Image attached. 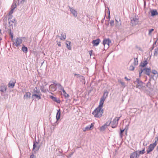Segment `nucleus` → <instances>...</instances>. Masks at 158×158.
<instances>
[{
    "label": "nucleus",
    "mask_w": 158,
    "mask_h": 158,
    "mask_svg": "<svg viewBox=\"0 0 158 158\" xmlns=\"http://www.w3.org/2000/svg\"><path fill=\"white\" fill-rule=\"evenodd\" d=\"M102 107L98 106L92 113V114L96 118H99L101 117L103 113V109Z\"/></svg>",
    "instance_id": "f257e3e1"
},
{
    "label": "nucleus",
    "mask_w": 158,
    "mask_h": 158,
    "mask_svg": "<svg viewBox=\"0 0 158 158\" xmlns=\"http://www.w3.org/2000/svg\"><path fill=\"white\" fill-rule=\"evenodd\" d=\"M39 87L41 91L44 93L47 92L46 89H45L46 86L47 85L48 83L45 79H43L40 81L39 83Z\"/></svg>",
    "instance_id": "f03ea898"
},
{
    "label": "nucleus",
    "mask_w": 158,
    "mask_h": 158,
    "mask_svg": "<svg viewBox=\"0 0 158 158\" xmlns=\"http://www.w3.org/2000/svg\"><path fill=\"white\" fill-rule=\"evenodd\" d=\"M111 41L109 39H104L102 42L103 45H104V46H105V45H107V46H106V49L104 48V50H106L109 47L110 45L111 44Z\"/></svg>",
    "instance_id": "7ed1b4c3"
},
{
    "label": "nucleus",
    "mask_w": 158,
    "mask_h": 158,
    "mask_svg": "<svg viewBox=\"0 0 158 158\" xmlns=\"http://www.w3.org/2000/svg\"><path fill=\"white\" fill-rule=\"evenodd\" d=\"M120 117L121 116L119 117H116L114 119L111 124V127L113 128H114L117 126L118 124V122L119 120Z\"/></svg>",
    "instance_id": "20e7f679"
},
{
    "label": "nucleus",
    "mask_w": 158,
    "mask_h": 158,
    "mask_svg": "<svg viewBox=\"0 0 158 158\" xmlns=\"http://www.w3.org/2000/svg\"><path fill=\"white\" fill-rule=\"evenodd\" d=\"M94 123H92L91 125H89L85 128L82 129L83 131L85 132L86 131L92 130L94 127Z\"/></svg>",
    "instance_id": "39448f33"
},
{
    "label": "nucleus",
    "mask_w": 158,
    "mask_h": 158,
    "mask_svg": "<svg viewBox=\"0 0 158 158\" xmlns=\"http://www.w3.org/2000/svg\"><path fill=\"white\" fill-rule=\"evenodd\" d=\"M136 81L137 84L136 85V87L139 89H141L143 86V82L138 78L136 79Z\"/></svg>",
    "instance_id": "423d86ee"
},
{
    "label": "nucleus",
    "mask_w": 158,
    "mask_h": 158,
    "mask_svg": "<svg viewBox=\"0 0 158 158\" xmlns=\"http://www.w3.org/2000/svg\"><path fill=\"white\" fill-rule=\"evenodd\" d=\"M139 156V154L138 153V151H135L131 154L130 158H138Z\"/></svg>",
    "instance_id": "0eeeda50"
},
{
    "label": "nucleus",
    "mask_w": 158,
    "mask_h": 158,
    "mask_svg": "<svg viewBox=\"0 0 158 158\" xmlns=\"http://www.w3.org/2000/svg\"><path fill=\"white\" fill-rule=\"evenodd\" d=\"M13 29V26L11 24L7 25L5 26V31L8 33L11 31V30Z\"/></svg>",
    "instance_id": "6e6552de"
},
{
    "label": "nucleus",
    "mask_w": 158,
    "mask_h": 158,
    "mask_svg": "<svg viewBox=\"0 0 158 158\" xmlns=\"http://www.w3.org/2000/svg\"><path fill=\"white\" fill-rule=\"evenodd\" d=\"M138 19L136 17H133L131 19V23L133 25H135L138 24Z\"/></svg>",
    "instance_id": "1a4fd4ad"
},
{
    "label": "nucleus",
    "mask_w": 158,
    "mask_h": 158,
    "mask_svg": "<svg viewBox=\"0 0 158 158\" xmlns=\"http://www.w3.org/2000/svg\"><path fill=\"white\" fill-rule=\"evenodd\" d=\"M0 89L1 92L3 93H6L7 89V86L4 84L0 86Z\"/></svg>",
    "instance_id": "9d476101"
},
{
    "label": "nucleus",
    "mask_w": 158,
    "mask_h": 158,
    "mask_svg": "<svg viewBox=\"0 0 158 158\" xmlns=\"http://www.w3.org/2000/svg\"><path fill=\"white\" fill-rule=\"evenodd\" d=\"M38 143L36 141L34 142L33 150H35L36 151H38L40 148V146H38Z\"/></svg>",
    "instance_id": "9b49d317"
},
{
    "label": "nucleus",
    "mask_w": 158,
    "mask_h": 158,
    "mask_svg": "<svg viewBox=\"0 0 158 158\" xmlns=\"http://www.w3.org/2000/svg\"><path fill=\"white\" fill-rule=\"evenodd\" d=\"M22 42V40L21 39L17 38L15 40V45L16 47H18Z\"/></svg>",
    "instance_id": "f8f14e48"
},
{
    "label": "nucleus",
    "mask_w": 158,
    "mask_h": 158,
    "mask_svg": "<svg viewBox=\"0 0 158 158\" xmlns=\"http://www.w3.org/2000/svg\"><path fill=\"white\" fill-rule=\"evenodd\" d=\"M154 148L155 147L150 144L147 150V154L149 153L150 152L153 150Z\"/></svg>",
    "instance_id": "ddd939ff"
},
{
    "label": "nucleus",
    "mask_w": 158,
    "mask_h": 158,
    "mask_svg": "<svg viewBox=\"0 0 158 158\" xmlns=\"http://www.w3.org/2000/svg\"><path fill=\"white\" fill-rule=\"evenodd\" d=\"M56 86L53 84L49 86V90L50 91L54 92L56 89Z\"/></svg>",
    "instance_id": "4468645a"
},
{
    "label": "nucleus",
    "mask_w": 158,
    "mask_h": 158,
    "mask_svg": "<svg viewBox=\"0 0 158 158\" xmlns=\"http://www.w3.org/2000/svg\"><path fill=\"white\" fill-rule=\"evenodd\" d=\"M69 8L70 9V11L73 16L75 17H77V11L73 9L72 7L69 6Z\"/></svg>",
    "instance_id": "2eb2a0df"
},
{
    "label": "nucleus",
    "mask_w": 158,
    "mask_h": 158,
    "mask_svg": "<svg viewBox=\"0 0 158 158\" xmlns=\"http://www.w3.org/2000/svg\"><path fill=\"white\" fill-rule=\"evenodd\" d=\"M100 40L99 39L93 40L92 42L93 46H98L100 43Z\"/></svg>",
    "instance_id": "dca6fc26"
},
{
    "label": "nucleus",
    "mask_w": 158,
    "mask_h": 158,
    "mask_svg": "<svg viewBox=\"0 0 158 158\" xmlns=\"http://www.w3.org/2000/svg\"><path fill=\"white\" fill-rule=\"evenodd\" d=\"M151 69L149 68H145L143 69V73L148 75H150Z\"/></svg>",
    "instance_id": "f3484780"
},
{
    "label": "nucleus",
    "mask_w": 158,
    "mask_h": 158,
    "mask_svg": "<svg viewBox=\"0 0 158 158\" xmlns=\"http://www.w3.org/2000/svg\"><path fill=\"white\" fill-rule=\"evenodd\" d=\"M106 98L104 97H101L100 98V101L99 102V104L98 106L100 107H102L103 103L105 100Z\"/></svg>",
    "instance_id": "a211bd4d"
},
{
    "label": "nucleus",
    "mask_w": 158,
    "mask_h": 158,
    "mask_svg": "<svg viewBox=\"0 0 158 158\" xmlns=\"http://www.w3.org/2000/svg\"><path fill=\"white\" fill-rule=\"evenodd\" d=\"M8 21L9 25H11V24L12 26L13 24H15L16 23V21L15 18H13L11 19H10Z\"/></svg>",
    "instance_id": "6ab92c4d"
},
{
    "label": "nucleus",
    "mask_w": 158,
    "mask_h": 158,
    "mask_svg": "<svg viewBox=\"0 0 158 158\" xmlns=\"http://www.w3.org/2000/svg\"><path fill=\"white\" fill-rule=\"evenodd\" d=\"M31 93L29 92H26L23 96V98L27 99L30 98L31 97Z\"/></svg>",
    "instance_id": "aec40b11"
},
{
    "label": "nucleus",
    "mask_w": 158,
    "mask_h": 158,
    "mask_svg": "<svg viewBox=\"0 0 158 158\" xmlns=\"http://www.w3.org/2000/svg\"><path fill=\"white\" fill-rule=\"evenodd\" d=\"M42 95V94H33L32 95L31 98L33 99V100L34 99V97H35L37 98H38L39 100L41 99V96Z\"/></svg>",
    "instance_id": "412c9836"
},
{
    "label": "nucleus",
    "mask_w": 158,
    "mask_h": 158,
    "mask_svg": "<svg viewBox=\"0 0 158 158\" xmlns=\"http://www.w3.org/2000/svg\"><path fill=\"white\" fill-rule=\"evenodd\" d=\"M33 91L34 94H41V93L37 87H35L33 90Z\"/></svg>",
    "instance_id": "4be33fe9"
},
{
    "label": "nucleus",
    "mask_w": 158,
    "mask_h": 158,
    "mask_svg": "<svg viewBox=\"0 0 158 158\" xmlns=\"http://www.w3.org/2000/svg\"><path fill=\"white\" fill-rule=\"evenodd\" d=\"M50 98L53 101L57 102L58 103H60V99H57V98L56 97L53 96H50Z\"/></svg>",
    "instance_id": "5701e85b"
},
{
    "label": "nucleus",
    "mask_w": 158,
    "mask_h": 158,
    "mask_svg": "<svg viewBox=\"0 0 158 158\" xmlns=\"http://www.w3.org/2000/svg\"><path fill=\"white\" fill-rule=\"evenodd\" d=\"M148 64V62L147 60H146L140 63V64L139 65V66H141L142 67H144L145 66H146Z\"/></svg>",
    "instance_id": "b1692460"
},
{
    "label": "nucleus",
    "mask_w": 158,
    "mask_h": 158,
    "mask_svg": "<svg viewBox=\"0 0 158 158\" xmlns=\"http://www.w3.org/2000/svg\"><path fill=\"white\" fill-rule=\"evenodd\" d=\"M60 109H59L58 110L57 113L56 114V123L57 122V121L60 118Z\"/></svg>",
    "instance_id": "393cba45"
},
{
    "label": "nucleus",
    "mask_w": 158,
    "mask_h": 158,
    "mask_svg": "<svg viewBox=\"0 0 158 158\" xmlns=\"http://www.w3.org/2000/svg\"><path fill=\"white\" fill-rule=\"evenodd\" d=\"M15 82H14L13 81H10L8 85L9 87L13 88L15 85Z\"/></svg>",
    "instance_id": "a878e982"
},
{
    "label": "nucleus",
    "mask_w": 158,
    "mask_h": 158,
    "mask_svg": "<svg viewBox=\"0 0 158 158\" xmlns=\"http://www.w3.org/2000/svg\"><path fill=\"white\" fill-rule=\"evenodd\" d=\"M71 44V42L69 41H66V47L69 50H71V46H70V45Z\"/></svg>",
    "instance_id": "bb28decb"
},
{
    "label": "nucleus",
    "mask_w": 158,
    "mask_h": 158,
    "mask_svg": "<svg viewBox=\"0 0 158 158\" xmlns=\"http://www.w3.org/2000/svg\"><path fill=\"white\" fill-rule=\"evenodd\" d=\"M155 142L153 143H151V144L154 146L155 148L157 145V142L158 141V136L156 137L155 138Z\"/></svg>",
    "instance_id": "cd10ccee"
},
{
    "label": "nucleus",
    "mask_w": 158,
    "mask_h": 158,
    "mask_svg": "<svg viewBox=\"0 0 158 158\" xmlns=\"http://www.w3.org/2000/svg\"><path fill=\"white\" fill-rule=\"evenodd\" d=\"M151 15L152 16H154L156 15H158V13L156 10H153L151 11Z\"/></svg>",
    "instance_id": "c85d7f7f"
},
{
    "label": "nucleus",
    "mask_w": 158,
    "mask_h": 158,
    "mask_svg": "<svg viewBox=\"0 0 158 158\" xmlns=\"http://www.w3.org/2000/svg\"><path fill=\"white\" fill-rule=\"evenodd\" d=\"M61 37H60V39L61 40H65L66 38V35L64 33L63 34V33H62L61 34Z\"/></svg>",
    "instance_id": "c756f323"
},
{
    "label": "nucleus",
    "mask_w": 158,
    "mask_h": 158,
    "mask_svg": "<svg viewBox=\"0 0 158 158\" xmlns=\"http://www.w3.org/2000/svg\"><path fill=\"white\" fill-rule=\"evenodd\" d=\"M56 86H58L59 89L61 90L62 91V90L64 89V88L61 86V84L59 83L56 84Z\"/></svg>",
    "instance_id": "7c9ffc66"
},
{
    "label": "nucleus",
    "mask_w": 158,
    "mask_h": 158,
    "mask_svg": "<svg viewBox=\"0 0 158 158\" xmlns=\"http://www.w3.org/2000/svg\"><path fill=\"white\" fill-rule=\"evenodd\" d=\"M110 123H109L108 125H107V124H106V125H103L100 128L101 130H104L107 127V126H108L110 125Z\"/></svg>",
    "instance_id": "2f4dec72"
},
{
    "label": "nucleus",
    "mask_w": 158,
    "mask_h": 158,
    "mask_svg": "<svg viewBox=\"0 0 158 158\" xmlns=\"http://www.w3.org/2000/svg\"><path fill=\"white\" fill-rule=\"evenodd\" d=\"M134 62L133 64L135 66H136L138 64V61L137 58H134Z\"/></svg>",
    "instance_id": "473e14b6"
},
{
    "label": "nucleus",
    "mask_w": 158,
    "mask_h": 158,
    "mask_svg": "<svg viewBox=\"0 0 158 158\" xmlns=\"http://www.w3.org/2000/svg\"><path fill=\"white\" fill-rule=\"evenodd\" d=\"M22 51L25 53H27V48L25 46H23L22 47Z\"/></svg>",
    "instance_id": "72a5a7b5"
},
{
    "label": "nucleus",
    "mask_w": 158,
    "mask_h": 158,
    "mask_svg": "<svg viewBox=\"0 0 158 158\" xmlns=\"http://www.w3.org/2000/svg\"><path fill=\"white\" fill-rule=\"evenodd\" d=\"M138 153L139 154V156L140 154H143L145 153V148L141 151H140L139 152L138 151Z\"/></svg>",
    "instance_id": "f704fd0d"
},
{
    "label": "nucleus",
    "mask_w": 158,
    "mask_h": 158,
    "mask_svg": "<svg viewBox=\"0 0 158 158\" xmlns=\"http://www.w3.org/2000/svg\"><path fill=\"white\" fill-rule=\"evenodd\" d=\"M16 3H13L11 6V9H13L14 10L16 8Z\"/></svg>",
    "instance_id": "c9c22d12"
},
{
    "label": "nucleus",
    "mask_w": 158,
    "mask_h": 158,
    "mask_svg": "<svg viewBox=\"0 0 158 158\" xmlns=\"http://www.w3.org/2000/svg\"><path fill=\"white\" fill-rule=\"evenodd\" d=\"M108 95V92L106 91L103 94V96L102 97L105 98H106V97Z\"/></svg>",
    "instance_id": "e433bc0d"
},
{
    "label": "nucleus",
    "mask_w": 158,
    "mask_h": 158,
    "mask_svg": "<svg viewBox=\"0 0 158 158\" xmlns=\"http://www.w3.org/2000/svg\"><path fill=\"white\" fill-rule=\"evenodd\" d=\"M135 69V67L133 65H131L129 67V69L130 71H133Z\"/></svg>",
    "instance_id": "4c0bfd02"
},
{
    "label": "nucleus",
    "mask_w": 158,
    "mask_h": 158,
    "mask_svg": "<svg viewBox=\"0 0 158 158\" xmlns=\"http://www.w3.org/2000/svg\"><path fill=\"white\" fill-rule=\"evenodd\" d=\"M118 81L124 87H125V83L123 82L121 80H118Z\"/></svg>",
    "instance_id": "58836bf2"
},
{
    "label": "nucleus",
    "mask_w": 158,
    "mask_h": 158,
    "mask_svg": "<svg viewBox=\"0 0 158 158\" xmlns=\"http://www.w3.org/2000/svg\"><path fill=\"white\" fill-rule=\"evenodd\" d=\"M125 130V129H123V130H122L120 129V136L121 138H122L123 137V133L124 131Z\"/></svg>",
    "instance_id": "ea45409f"
},
{
    "label": "nucleus",
    "mask_w": 158,
    "mask_h": 158,
    "mask_svg": "<svg viewBox=\"0 0 158 158\" xmlns=\"http://www.w3.org/2000/svg\"><path fill=\"white\" fill-rule=\"evenodd\" d=\"M116 22H117V23L116 24V26L117 27L118 25H120L121 24V22L120 19H119V22H118L117 20L115 19Z\"/></svg>",
    "instance_id": "a19ab883"
},
{
    "label": "nucleus",
    "mask_w": 158,
    "mask_h": 158,
    "mask_svg": "<svg viewBox=\"0 0 158 158\" xmlns=\"http://www.w3.org/2000/svg\"><path fill=\"white\" fill-rule=\"evenodd\" d=\"M80 78L81 79V81H82V82H84V83L85 84V77L83 76H81Z\"/></svg>",
    "instance_id": "79ce46f5"
},
{
    "label": "nucleus",
    "mask_w": 158,
    "mask_h": 158,
    "mask_svg": "<svg viewBox=\"0 0 158 158\" xmlns=\"http://www.w3.org/2000/svg\"><path fill=\"white\" fill-rule=\"evenodd\" d=\"M8 33L9 34V35H10L11 40H13V35L12 32L11 31Z\"/></svg>",
    "instance_id": "37998d69"
},
{
    "label": "nucleus",
    "mask_w": 158,
    "mask_h": 158,
    "mask_svg": "<svg viewBox=\"0 0 158 158\" xmlns=\"http://www.w3.org/2000/svg\"><path fill=\"white\" fill-rule=\"evenodd\" d=\"M73 74L75 76H77V78H81V75L79 74H76V73H74Z\"/></svg>",
    "instance_id": "c03bdc74"
},
{
    "label": "nucleus",
    "mask_w": 158,
    "mask_h": 158,
    "mask_svg": "<svg viewBox=\"0 0 158 158\" xmlns=\"http://www.w3.org/2000/svg\"><path fill=\"white\" fill-rule=\"evenodd\" d=\"M110 26L113 27L114 26V21L113 20H111L110 22Z\"/></svg>",
    "instance_id": "a18cd8bd"
},
{
    "label": "nucleus",
    "mask_w": 158,
    "mask_h": 158,
    "mask_svg": "<svg viewBox=\"0 0 158 158\" xmlns=\"http://www.w3.org/2000/svg\"><path fill=\"white\" fill-rule=\"evenodd\" d=\"M9 15V18L8 19V20H9L10 19H13V16L11 15Z\"/></svg>",
    "instance_id": "49530a36"
},
{
    "label": "nucleus",
    "mask_w": 158,
    "mask_h": 158,
    "mask_svg": "<svg viewBox=\"0 0 158 158\" xmlns=\"http://www.w3.org/2000/svg\"><path fill=\"white\" fill-rule=\"evenodd\" d=\"M154 30V29H149V30L148 34L149 35H151L152 32V31H153Z\"/></svg>",
    "instance_id": "de8ad7c7"
},
{
    "label": "nucleus",
    "mask_w": 158,
    "mask_h": 158,
    "mask_svg": "<svg viewBox=\"0 0 158 158\" xmlns=\"http://www.w3.org/2000/svg\"><path fill=\"white\" fill-rule=\"evenodd\" d=\"M152 73L154 74H156L157 73V71L155 70H152Z\"/></svg>",
    "instance_id": "09e8293b"
},
{
    "label": "nucleus",
    "mask_w": 158,
    "mask_h": 158,
    "mask_svg": "<svg viewBox=\"0 0 158 158\" xmlns=\"http://www.w3.org/2000/svg\"><path fill=\"white\" fill-rule=\"evenodd\" d=\"M64 95L65 98H68L69 96V95L66 93L64 94Z\"/></svg>",
    "instance_id": "8fccbe9b"
},
{
    "label": "nucleus",
    "mask_w": 158,
    "mask_h": 158,
    "mask_svg": "<svg viewBox=\"0 0 158 158\" xmlns=\"http://www.w3.org/2000/svg\"><path fill=\"white\" fill-rule=\"evenodd\" d=\"M13 11L14 10L11 9L10 11L9 12V13H8V14L11 15L13 13Z\"/></svg>",
    "instance_id": "3c124183"
},
{
    "label": "nucleus",
    "mask_w": 158,
    "mask_h": 158,
    "mask_svg": "<svg viewBox=\"0 0 158 158\" xmlns=\"http://www.w3.org/2000/svg\"><path fill=\"white\" fill-rule=\"evenodd\" d=\"M142 72L143 73V69H141V71L139 72V76H140L141 74L142 73Z\"/></svg>",
    "instance_id": "603ef678"
},
{
    "label": "nucleus",
    "mask_w": 158,
    "mask_h": 158,
    "mask_svg": "<svg viewBox=\"0 0 158 158\" xmlns=\"http://www.w3.org/2000/svg\"><path fill=\"white\" fill-rule=\"evenodd\" d=\"M155 52L156 53L158 54V48L155 49Z\"/></svg>",
    "instance_id": "864d4df0"
},
{
    "label": "nucleus",
    "mask_w": 158,
    "mask_h": 158,
    "mask_svg": "<svg viewBox=\"0 0 158 158\" xmlns=\"http://www.w3.org/2000/svg\"><path fill=\"white\" fill-rule=\"evenodd\" d=\"M57 44L58 45L59 47H60L61 46L60 42H57Z\"/></svg>",
    "instance_id": "5fc2aeb1"
},
{
    "label": "nucleus",
    "mask_w": 158,
    "mask_h": 158,
    "mask_svg": "<svg viewBox=\"0 0 158 158\" xmlns=\"http://www.w3.org/2000/svg\"><path fill=\"white\" fill-rule=\"evenodd\" d=\"M92 50L90 51H89V53L90 56H91L92 55Z\"/></svg>",
    "instance_id": "6e6d98bb"
},
{
    "label": "nucleus",
    "mask_w": 158,
    "mask_h": 158,
    "mask_svg": "<svg viewBox=\"0 0 158 158\" xmlns=\"http://www.w3.org/2000/svg\"><path fill=\"white\" fill-rule=\"evenodd\" d=\"M34 155L32 154L30 156V158H34Z\"/></svg>",
    "instance_id": "4d7b16f0"
},
{
    "label": "nucleus",
    "mask_w": 158,
    "mask_h": 158,
    "mask_svg": "<svg viewBox=\"0 0 158 158\" xmlns=\"http://www.w3.org/2000/svg\"><path fill=\"white\" fill-rule=\"evenodd\" d=\"M62 91H63V93L64 94L66 93L65 91V90L64 89L62 90Z\"/></svg>",
    "instance_id": "13d9d810"
},
{
    "label": "nucleus",
    "mask_w": 158,
    "mask_h": 158,
    "mask_svg": "<svg viewBox=\"0 0 158 158\" xmlns=\"http://www.w3.org/2000/svg\"><path fill=\"white\" fill-rule=\"evenodd\" d=\"M125 79H126V80H130V79H128L127 78V77H125Z\"/></svg>",
    "instance_id": "bf43d9fd"
},
{
    "label": "nucleus",
    "mask_w": 158,
    "mask_h": 158,
    "mask_svg": "<svg viewBox=\"0 0 158 158\" xmlns=\"http://www.w3.org/2000/svg\"><path fill=\"white\" fill-rule=\"evenodd\" d=\"M109 123H111V122H109L108 123L107 122L105 125H106V124H107V125H108Z\"/></svg>",
    "instance_id": "052dcab7"
},
{
    "label": "nucleus",
    "mask_w": 158,
    "mask_h": 158,
    "mask_svg": "<svg viewBox=\"0 0 158 158\" xmlns=\"http://www.w3.org/2000/svg\"><path fill=\"white\" fill-rule=\"evenodd\" d=\"M26 0H22V2L23 1V2H24Z\"/></svg>",
    "instance_id": "680f3d73"
},
{
    "label": "nucleus",
    "mask_w": 158,
    "mask_h": 158,
    "mask_svg": "<svg viewBox=\"0 0 158 158\" xmlns=\"http://www.w3.org/2000/svg\"><path fill=\"white\" fill-rule=\"evenodd\" d=\"M53 126H54V125H55V123H54V124H53V125H52Z\"/></svg>",
    "instance_id": "e2e57ef3"
},
{
    "label": "nucleus",
    "mask_w": 158,
    "mask_h": 158,
    "mask_svg": "<svg viewBox=\"0 0 158 158\" xmlns=\"http://www.w3.org/2000/svg\"><path fill=\"white\" fill-rule=\"evenodd\" d=\"M2 40L1 38L0 37V40Z\"/></svg>",
    "instance_id": "0e129e2a"
},
{
    "label": "nucleus",
    "mask_w": 158,
    "mask_h": 158,
    "mask_svg": "<svg viewBox=\"0 0 158 158\" xmlns=\"http://www.w3.org/2000/svg\"><path fill=\"white\" fill-rule=\"evenodd\" d=\"M110 14V12L109 13V14ZM109 18H110V16L109 15Z\"/></svg>",
    "instance_id": "69168bd1"
},
{
    "label": "nucleus",
    "mask_w": 158,
    "mask_h": 158,
    "mask_svg": "<svg viewBox=\"0 0 158 158\" xmlns=\"http://www.w3.org/2000/svg\"><path fill=\"white\" fill-rule=\"evenodd\" d=\"M53 83L54 84H55V83L54 82H53Z\"/></svg>",
    "instance_id": "338daca9"
}]
</instances>
